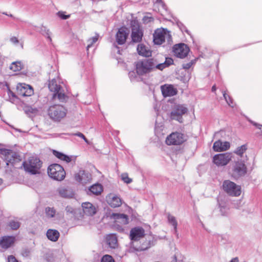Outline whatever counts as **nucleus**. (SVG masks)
<instances>
[{
    "instance_id": "c9c22d12",
    "label": "nucleus",
    "mask_w": 262,
    "mask_h": 262,
    "mask_svg": "<svg viewBox=\"0 0 262 262\" xmlns=\"http://www.w3.org/2000/svg\"><path fill=\"white\" fill-rule=\"evenodd\" d=\"M40 32L42 35L47 36L50 41H51V38L50 37L51 33L49 30L46 27L42 26L40 28Z\"/></svg>"
},
{
    "instance_id": "4c0bfd02",
    "label": "nucleus",
    "mask_w": 262,
    "mask_h": 262,
    "mask_svg": "<svg viewBox=\"0 0 262 262\" xmlns=\"http://www.w3.org/2000/svg\"><path fill=\"white\" fill-rule=\"evenodd\" d=\"M247 148L245 145H242L240 147H238L236 150L234 151L235 154L237 155L240 156L241 157L242 156L244 152L246 150Z\"/></svg>"
},
{
    "instance_id": "9b49d317",
    "label": "nucleus",
    "mask_w": 262,
    "mask_h": 262,
    "mask_svg": "<svg viewBox=\"0 0 262 262\" xmlns=\"http://www.w3.org/2000/svg\"><path fill=\"white\" fill-rule=\"evenodd\" d=\"M232 154L230 152L217 154L213 157V162L217 166H224L231 160Z\"/></svg>"
},
{
    "instance_id": "393cba45",
    "label": "nucleus",
    "mask_w": 262,
    "mask_h": 262,
    "mask_svg": "<svg viewBox=\"0 0 262 262\" xmlns=\"http://www.w3.org/2000/svg\"><path fill=\"white\" fill-rule=\"evenodd\" d=\"M137 50L138 54L142 56L149 57L151 55V51L148 47L143 44L138 45Z\"/></svg>"
},
{
    "instance_id": "423d86ee",
    "label": "nucleus",
    "mask_w": 262,
    "mask_h": 262,
    "mask_svg": "<svg viewBox=\"0 0 262 262\" xmlns=\"http://www.w3.org/2000/svg\"><path fill=\"white\" fill-rule=\"evenodd\" d=\"M1 157L6 161L7 165L11 164L13 166L16 165L17 163L21 161L20 157L16 152L7 149H0Z\"/></svg>"
},
{
    "instance_id": "c03bdc74",
    "label": "nucleus",
    "mask_w": 262,
    "mask_h": 262,
    "mask_svg": "<svg viewBox=\"0 0 262 262\" xmlns=\"http://www.w3.org/2000/svg\"><path fill=\"white\" fill-rule=\"evenodd\" d=\"M10 40L11 43H13L14 45H17V43H19V40L15 36H13V37H11L10 39Z\"/></svg>"
},
{
    "instance_id": "f3484780",
    "label": "nucleus",
    "mask_w": 262,
    "mask_h": 262,
    "mask_svg": "<svg viewBox=\"0 0 262 262\" xmlns=\"http://www.w3.org/2000/svg\"><path fill=\"white\" fill-rule=\"evenodd\" d=\"M75 180L82 184H86L92 180L90 173L84 170H79L75 175Z\"/></svg>"
},
{
    "instance_id": "f704fd0d",
    "label": "nucleus",
    "mask_w": 262,
    "mask_h": 262,
    "mask_svg": "<svg viewBox=\"0 0 262 262\" xmlns=\"http://www.w3.org/2000/svg\"><path fill=\"white\" fill-rule=\"evenodd\" d=\"M8 225L12 230H17L19 228L20 223L17 221L11 220L9 222Z\"/></svg>"
},
{
    "instance_id": "c756f323",
    "label": "nucleus",
    "mask_w": 262,
    "mask_h": 262,
    "mask_svg": "<svg viewBox=\"0 0 262 262\" xmlns=\"http://www.w3.org/2000/svg\"><path fill=\"white\" fill-rule=\"evenodd\" d=\"M89 190L94 194L98 195L102 192V187L100 184H94L90 187Z\"/></svg>"
},
{
    "instance_id": "603ef678",
    "label": "nucleus",
    "mask_w": 262,
    "mask_h": 262,
    "mask_svg": "<svg viewBox=\"0 0 262 262\" xmlns=\"http://www.w3.org/2000/svg\"><path fill=\"white\" fill-rule=\"evenodd\" d=\"M128 74L131 79H132L133 78H135L136 76L135 73L133 71L129 72Z\"/></svg>"
},
{
    "instance_id": "052dcab7",
    "label": "nucleus",
    "mask_w": 262,
    "mask_h": 262,
    "mask_svg": "<svg viewBox=\"0 0 262 262\" xmlns=\"http://www.w3.org/2000/svg\"><path fill=\"white\" fill-rule=\"evenodd\" d=\"M8 16L11 17H13V16L12 14H9V15L8 14Z\"/></svg>"
},
{
    "instance_id": "5fc2aeb1",
    "label": "nucleus",
    "mask_w": 262,
    "mask_h": 262,
    "mask_svg": "<svg viewBox=\"0 0 262 262\" xmlns=\"http://www.w3.org/2000/svg\"><path fill=\"white\" fill-rule=\"evenodd\" d=\"M230 262H239V260L237 257H235L232 258Z\"/></svg>"
},
{
    "instance_id": "6ab92c4d",
    "label": "nucleus",
    "mask_w": 262,
    "mask_h": 262,
    "mask_svg": "<svg viewBox=\"0 0 262 262\" xmlns=\"http://www.w3.org/2000/svg\"><path fill=\"white\" fill-rule=\"evenodd\" d=\"M106 201L113 208L118 207L122 204L121 199L118 195L112 193L106 196Z\"/></svg>"
},
{
    "instance_id": "864d4df0",
    "label": "nucleus",
    "mask_w": 262,
    "mask_h": 262,
    "mask_svg": "<svg viewBox=\"0 0 262 262\" xmlns=\"http://www.w3.org/2000/svg\"><path fill=\"white\" fill-rule=\"evenodd\" d=\"M253 124L257 128H258L259 129H262V125L256 123H253Z\"/></svg>"
},
{
    "instance_id": "2eb2a0df",
    "label": "nucleus",
    "mask_w": 262,
    "mask_h": 262,
    "mask_svg": "<svg viewBox=\"0 0 262 262\" xmlns=\"http://www.w3.org/2000/svg\"><path fill=\"white\" fill-rule=\"evenodd\" d=\"M16 89L18 95L23 97L31 96L34 93L33 88L30 85L25 83L18 84Z\"/></svg>"
},
{
    "instance_id": "e433bc0d",
    "label": "nucleus",
    "mask_w": 262,
    "mask_h": 262,
    "mask_svg": "<svg viewBox=\"0 0 262 262\" xmlns=\"http://www.w3.org/2000/svg\"><path fill=\"white\" fill-rule=\"evenodd\" d=\"M223 96L228 104L232 107H234V103L232 99L228 96L225 92H223Z\"/></svg>"
},
{
    "instance_id": "7c9ffc66",
    "label": "nucleus",
    "mask_w": 262,
    "mask_h": 262,
    "mask_svg": "<svg viewBox=\"0 0 262 262\" xmlns=\"http://www.w3.org/2000/svg\"><path fill=\"white\" fill-rule=\"evenodd\" d=\"M58 192L60 195L63 198H71L73 195L72 191L64 187L58 188Z\"/></svg>"
},
{
    "instance_id": "c85d7f7f",
    "label": "nucleus",
    "mask_w": 262,
    "mask_h": 262,
    "mask_svg": "<svg viewBox=\"0 0 262 262\" xmlns=\"http://www.w3.org/2000/svg\"><path fill=\"white\" fill-rule=\"evenodd\" d=\"M167 220L168 223L173 226L175 233H177L178 222L176 218L168 213H167Z\"/></svg>"
},
{
    "instance_id": "8fccbe9b",
    "label": "nucleus",
    "mask_w": 262,
    "mask_h": 262,
    "mask_svg": "<svg viewBox=\"0 0 262 262\" xmlns=\"http://www.w3.org/2000/svg\"><path fill=\"white\" fill-rule=\"evenodd\" d=\"M143 20L144 23H148L149 21H151L152 20V18L151 17L145 16L144 17Z\"/></svg>"
},
{
    "instance_id": "5701e85b",
    "label": "nucleus",
    "mask_w": 262,
    "mask_h": 262,
    "mask_svg": "<svg viewBox=\"0 0 262 262\" xmlns=\"http://www.w3.org/2000/svg\"><path fill=\"white\" fill-rule=\"evenodd\" d=\"M84 213L87 215H93L96 212L95 207L91 203L85 202L82 204Z\"/></svg>"
},
{
    "instance_id": "cd10ccee",
    "label": "nucleus",
    "mask_w": 262,
    "mask_h": 262,
    "mask_svg": "<svg viewBox=\"0 0 262 262\" xmlns=\"http://www.w3.org/2000/svg\"><path fill=\"white\" fill-rule=\"evenodd\" d=\"M53 153L56 157H57V158L61 160L66 162L67 163H69L72 160L71 157L64 155L63 153L60 152L56 150H53Z\"/></svg>"
},
{
    "instance_id": "412c9836",
    "label": "nucleus",
    "mask_w": 262,
    "mask_h": 262,
    "mask_svg": "<svg viewBox=\"0 0 262 262\" xmlns=\"http://www.w3.org/2000/svg\"><path fill=\"white\" fill-rule=\"evenodd\" d=\"M161 91L164 97L172 96L177 94V90L172 85L165 84L161 86Z\"/></svg>"
},
{
    "instance_id": "aec40b11",
    "label": "nucleus",
    "mask_w": 262,
    "mask_h": 262,
    "mask_svg": "<svg viewBox=\"0 0 262 262\" xmlns=\"http://www.w3.org/2000/svg\"><path fill=\"white\" fill-rule=\"evenodd\" d=\"M15 237L13 236H5L0 240L1 247L5 249L11 247L14 243Z\"/></svg>"
},
{
    "instance_id": "bf43d9fd",
    "label": "nucleus",
    "mask_w": 262,
    "mask_h": 262,
    "mask_svg": "<svg viewBox=\"0 0 262 262\" xmlns=\"http://www.w3.org/2000/svg\"><path fill=\"white\" fill-rule=\"evenodd\" d=\"M3 182V180L0 178V185H1L2 184Z\"/></svg>"
},
{
    "instance_id": "4d7b16f0",
    "label": "nucleus",
    "mask_w": 262,
    "mask_h": 262,
    "mask_svg": "<svg viewBox=\"0 0 262 262\" xmlns=\"http://www.w3.org/2000/svg\"><path fill=\"white\" fill-rule=\"evenodd\" d=\"M171 262H177V256L176 255L173 256V259L171 260Z\"/></svg>"
},
{
    "instance_id": "58836bf2",
    "label": "nucleus",
    "mask_w": 262,
    "mask_h": 262,
    "mask_svg": "<svg viewBox=\"0 0 262 262\" xmlns=\"http://www.w3.org/2000/svg\"><path fill=\"white\" fill-rule=\"evenodd\" d=\"M101 262H115V260L112 256L106 254L102 257Z\"/></svg>"
},
{
    "instance_id": "a19ab883",
    "label": "nucleus",
    "mask_w": 262,
    "mask_h": 262,
    "mask_svg": "<svg viewBox=\"0 0 262 262\" xmlns=\"http://www.w3.org/2000/svg\"><path fill=\"white\" fill-rule=\"evenodd\" d=\"M195 62V60H192L190 62L183 64V68L184 69H189Z\"/></svg>"
},
{
    "instance_id": "20e7f679",
    "label": "nucleus",
    "mask_w": 262,
    "mask_h": 262,
    "mask_svg": "<svg viewBox=\"0 0 262 262\" xmlns=\"http://www.w3.org/2000/svg\"><path fill=\"white\" fill-rule=\"evenodd\" d=\"M49 89L51 92H53V99H57L61 102L66 101L67 96L65 94L64 90L60 85L57 83L55 79L49 81L48 85Z\"/></svg>"
},
{
    "instance_id": "ddd939ff",
    "label": "nucleus",
    "mask_w": 262,
    "mask_h": 262,
    "mask_svg": "<svg viewBox=\"0 0 262 262\" xmlns=\"http://www.w3.org/2000/svg\"><path fill=\"white\" fill-rule=\"evenodd\" d=\"M184 136L179 132H174L167 137L166 143L167 145H180L185 141Z\"/></svg>"
},
{
    "instance_id": "dca6fc26",
    "label": "nucleus",
    "mask_w": 262,
    "mask_h": 262,
    "mask_svg": "<svg viewBox=\"0 0 262 262\" xmlns=\"http://www.w3.org/2000/svg\"><path fill=\"white\" fill-rule=\"evenodd\" d=\"M129 32L128 29L126 27H121L119 29L116 34V42L120 45L125 43Z\"/></svg>"
},
{
    "instance_id": "7ed1b4c3",
    "label": "nucleus",
    "mask_w": 262,
    "mask_h": 262,
    "mask_svg": "<svg viewBox=\"0 0 262 262\" xmlns=\"http://www.w3.org/2000/svg\"><path fill=\"white\" fill-rule=\"evenodd\" d=\"M188 109L185 104H176L171 110L170 119L176 120L180 123L183 122V116L187 114Z\"/></svg>"
},
{
    "instance_id": "4468645a",
    "label": "nucleus",
    "mask_w": 262,
    "mask_h": 262,
    "mask_svg": "<svg viewBox=\"0 0 262 262\" xmlns=\"http://www.w3.org/2000/svg\"><path fill=\"white\" fill-rule=\"evenodd\" d=\"M189 51V48L184 43L176 45L173 48L174 55L180 58H185L187 55Z\"/></svg>"
},
{
    "instance_id": "49530a36",
    "label": "nucleus",
    "mask_w": 262,
    "mask_h": 262,
    "mask_svg": "<svg viewBox=\"0 0 262 262\" xmlns=\"http://www.w3.org/2000/svg\"><path fill=\"white\" fill-rule=\"evenodd\" d=\"M227 209L223 206H221L220 211L223 215H226L227 214Z\"/></svg>"
},
{
    "instance_id": "a211bd4d",
    "label": "nucleus",
    "mask_w": 262,
    "mask_h": 262,
    "mask_svg": "<svg viewBox=\"0 0 262 262\" xmlns=\"http://www.w3.org/2000/svg\"><path fill=\"white\" fill-rule=\"evenodd\" d=\"M145 235L144 230L141 227H135L130 231L129 237L132 241H138Z\"/></svg>"
},
{
    "instance_id": "9d476101",
    "label": "nucleus",
    "mask_w": 262,
    "mask_h": 262,
    "mask_svg": "<svg viewBox=\"0 0 262 262\" xmlns=\"http://www.w3.org/2000/svg\"><path fill=\"white\" fill-rule=\"evenodd\" d=\"M153 36L154 41L157 45H161L166 40L169 41L171 39L169 32L166 29H158L155 31Z\"/></svg>"
},
{
    "instance_id": "a878e982",
    "label": "nucleus",
    "mask_w": 262,
    "mask_h": 262,
    "mask_svg": "<svg viewBox=\"0 0 262 262\" xmlns=\"http://www.w3.org/2000/svg\"><path fill=\"white\" fill-rule=\"evenodd\" d=\"M46 235L49 240L52 242H56L59 237L60 233L55 229H50L48 230Z\"/></svg>"
},
{
    "instance_id": "e2e57ef3",
    "label": "nucleus",
    "mask_w": 262,
    "mask_h": 262,
    "mask_svg": "<svg viewBox=\"0 0 262 262\" xmlns=\"http://www.w3.org/2000/svg\"><path fill=\"white\" fill-rule=\"evenodd\" d=\"M185 31L188 34V31L187 30H186Z\"/></svg>"
},
{
    "instance_id": "ea45409f",
    "label": "nucleus",
    "mask_w": 262,
    "mask_h": 262,
    "mask_svg": "<svg viewBox=\"0 0 262 262\" xmlns=\"http://www.w3.org/2000/svg\"><path fill=\"white\" fill-rule=\"evenodd\" d=\"M121 179L126 184H129L132 182V179L128 177L126 173H123L121 174Z\"/></svg>"
},
{
    "instance_id": "f8f14e48",
    "label": "nucleus",
    "mask_w": 262,
    "mask_h": 262,
    "mask_svg": "<svg viewBox=\"0 0 262 262\" xmlns=\"http://www.w3.org/2000/svg\"><path fill=\"white\" fill-rule=\"evenodd\" d=\"M132 28V38L133 42H138L142 40L143 33L141 31L139 23L136 20H133L130 22Z\"/></svg>"
},
{
    "instance_id": "1a4fd4ad",
    "label": "nucleus",
    "mask_w": 262,
    "mask_h": 262,
    "mask_svg": "<svg viewBox=\"0 0 262 262\" xmlns=\"http://www.w3.org/2000/svg\"><path fill=\"white\" fill-rule=\"evenodd\" d=\"M223 188L227 193L231 196H239L241 193V186L230 180L224 181Z\"/></svg>"
},
{
    "instance_id": "6e6d98bb",
    "label": "nucleus",
    "mask_w": 262,
    "mask_h": 262,
    "mask_svg": "<svg viewBox=\"0 0 262 262\" xmlns=\"http://www.w3.org/2000/svg\"><path fill=\"white\" fill-rule=\"evenodd\" d=\"M8 95H9V96H11L13 97H15L14 94L12 92L10 91V90H9V91H8Z\"/></svg>"
},
{
    "instance_id": "0eeeda50",
    "label": "nucleus",
    "mask_w": 262,
    "mask_h": 262,
    "mask_svg": "<svg viewBox=\"0 0 262 262\" xmlns=\"http://www.w3.org/2000/svg\"><path fill=\"white\" fill-rule=\"evenodd\" d=\"M247 172V167L244 161L240 159L235 161L232 166V177L238 179L244 177Z\"/></svg>"
},
{
    "instance_id": "37998d69",
    "label": "nucleus",
    "mask_w": 262,
    "mask_h": 262,
    "mask_svg": "<svg viewBox=\"0 0 262 262\" xmlns=\"http://www.w3.org/2000/svg\"><path fill=\"white\" fill-rule=\"evenodd\" d=\"M71 135H73V136H78V137L83 139L86 143H89L88 140L85 137L84 135L83 134H82V133H81L80 132H78V133H75V134H72Z\"/></svg>"
},
{
    "instance_id": "6e6552de",
    "label": "nucleus",
    "mask_w": 262,
    "mask_h": 262,
    "mask_svg": "<svg viewBox=\"0 0 262 262\" xmlns=\"http://www.w3.org/2000/svg\"><path fill=\"white\" fill-rule=\"evenodd\" d=\"M48 173L51 178L59 181L63 180L66 176L63 168L58 164L50 165L48 168Z\"/></svg>"
},
{
    "instance_id": "f257e3e1",
    "label": "nucleus",
    "mask_w": 262,
    "mask_h": 262,
    "mask_svg": "<svg viewBox=\"0 0 262 262\" xmlns=\"http://www.w3.org/2000/svg\"><path fill=\"white\" fill-rule=\"evenodd\" d=\"M173 62L171 58H165L164 62H160L157 58L139 60L136 63V72L139 75H143L155 69L163 70L173 64Z\"/></svg>"
},
{
    "instance_id": "f03ea898",
    "label": "nucleus",
    "mask_w": 262,
    "mask_h": 262,
    "mask_svg": "<svg viewBox=\"0 0 262 262\" xmlns=\"http://www.w3.org/2000/svg\"><path fill=\"white\" fill-rule=\"evenodd\" d=\"M67 113V109L63 106L59 104L52 105L48 109L49 116L55 121H60L63 119Z\"/></svg>"
},
{
    "instance_id": "39448f33",
    "label": "nucleus",
    "mask_w": 262,
    "mask_h": 262,
    "mask_svg": "<svg viewBox=\"0 0 262 262\" xmlns=\"http://www.w3.org/2000/svg\"><path fill=\"white\" fill-rule=\"evenodd\" d=\"M41 164V162L38 158L31 157L28 161L24 162L22 165L26 171L32 174H36L38 173Z\"/></svg>"
},
{
    "instance_id": "de8ad7c7",
    "label": "nucleus",
    "mask_w": 262,
    "mask_h": 262,
    "mask_svg": "<svg viewBox=\"0 0 262 262\" xmlns=\"http://www.w3.org/2000/svg\"><path fill=\"white\" fill-rule=\"evenodd\" d=\"M8 262H18L16 258L13 256L10 255L8 257Z\"/></svg>"
},
{
    "instance_id": "a18cd8bd",
    "label": "nucleus",
    "mask_w": 262,
    "mask_h": 262,
    "mask_svg": "<svg viewBox=\"0 0 262 262\" xmlns=\"http://www.w3.org/2000/svg\"><path fill=\"white\" fill-rule=\"evenodd\" d=\"M66 211L67 213L72 214L74 213V209L71 206H67L66 208Z\"/></svg>"
},
{
    "instance_id": "72a5a7b5",
    "label": "nucleus",
    "mask_w": 262,
    "mask_h": 262,
    "mask_svg": "<svg viewBox=\"0 0 262 262\" xmlns=\"http://www.w3.org/2000/svg\"><path fill=\"white\" fill-rule=\"evenodd\" d=\"M98 35L96 34V35L95 36L92 37L88 40V44L86 47L87 51H88L89 48H91L93 45V44L95 43L98 40Z\"/></svg>"
},
{
    "instance_id": "0e129e2a",
    "label": "nucleus",
    "mask_w": 262,
    "mask_h": 262,
    "mask_svg": "<svg viewBox=\"0 0 262 262\" xmlns=\"http://www.w3.org/2000/svg\"><path fill=\"white\" fill-rule=\"evenodd\" d=\"M157 2H161V0H157Z\"/></svg>"
},
{
    "instance_id": "473e14b6",
    "label": "nucleus",
    "mask_w": 262,
    "mask_h": 262,
    "mask_svg": "<svg viewBox=\"0 0 262 262\" xmlns=\"http://www.w3.org/2000/svg\"><path fill=\"white\" fill-rule=\"evenodd\" d=\"M45 212L47 217L49 219L56 217L58 214L53 207H47L45 209Z\"/></svg>"
},
{
    "instance_id": "09e8293b",
    "label": "nucleus",
    "mask_w": 262,
    "mask_h": 262,
    "mask_svg": "<svg viewBox=\"0 0 262 262\" xmlns=\"http://www.w3.org/2000/svg\"><path fill=\"white\" fill-rule=\"evenodd\" d=\"M149 244H150L149 243H148V246H146L145 247L141 246V247H139V248H136V250L137 251H141L145 250L147 249L148 248L150 247Z\"/></svg>"
},
{
    "instance_id": "3c124183",
    "label": "nucleus",
    "mask_w": 262,
    "mask_h": 262,
    "mask_svg": "<svg viewBox=\"0 0 262 262\" xmlns=\"http://www.w3.org/2000/svg\"><path fill=\"white\" fill-rule=\"evenodd\" d=\"M241 203H242L241 201L239 200V201H237V203L234 204V207L237 209H239L240 208V207L242 206Z\"/></svg>"
},
{
    "instance_id": "b1692460",
    "label": "nucleus",
    "mask_w": 262,
    "mask_h": 262,
    "mask_svg": "<svg viewBox=\"0 0 262 262\" xmlns=\"http://www.w3.org/2000/svg\"><path fill=\"white\" fill-rule=\"evenodd\" d=\"M112 217L115 220L116 223L121 225H126L128 223L127 215L121 213H113Z\"/></svg>"
},
{
    "instance_id": "2f4dec72",
    "label": "nucleus",
    "mask_w": 262,
    "mask_h": 262,
    "mask_svg": "<svg viewBox=\"0 0 262 262\" xmlns=\"http://www.w3.org/2000/svg\"><path fill=\"white\" fill-rule=\"evenodd\" d=\"M24 68V64L21 61H15L12 63L10 69L14 72L20 71Z\"/></svg>"
},
{
    "instance_id": "13d9d810",
    "label": "nucleus",
    "mask_w": 262,
    "mask_h": 262,
    "mask_svg": "<svg viewBox=\"0 0 262 262\" xmlns=\"http://www.w3.org/2000/svg\"><path fill=\"white\" fill-rule=\"evenodd\" d=\"M212 91V92H215L216 91V87H215V85H213L212 87V89H211Z\"/></svg>"
},
{
    "instance_id": "bb28decb",
    "label": "nucleus",
    "mask_w": 262,
    "mask_h": 262,
    "mask_svg": "<svg viewBox=\"0 0 262 262\" xmlns=\"http://www.w3.org/2000/svg\"><path fill=\"white\" fill-rule=\"evenodd\" d=\"M106 243L112 249L116 248L118 246L117 238L115 234L108 235L106 238Z\"/></svg>"
},
{
    "instance_id": "4be33fe9",
    "label": "nucleus",
    "mask_w": 262,
    "mask_h": 262,
    "mask_svg": "<svg viewBox=\"0 0 262 262\" xmlns=\"http://www.w3.org/2000/svg\"><path fill=\"white\" fill-rule=\"evenodd\" d=\"M230 146V144L229 142H222L221 140H218L214 143L213 148L214 151L220 152L228 150Z\"/></svg>"
},
{
    "instance_id": "680f3d73",
    "label": "nucleus",
    "mask_w": 262,
    "mask_h": 262,
    "mask_svg": "<svg viewBox=\"0 0 262 262\" xmlns=\"http://www.w3.org/2000/svg\"><path fill=\"white\" fill-rule=\"evenodd\" d=\"M3 14H5V15H8V14H7V13H5V12H4Z\"/></svg>"
},
{
    "instance_id": "79ce46f5",
    "label": "nucleus",
    "mask_w": 262,
    "mask_h": 262,
    "mask_svg": "<svg viewBox=\"0 0 262 262\" xmlns=\"http://www.w3.org/2000/svg\"><path fill=\"white\" fill-rule=\"evenodd\" d=\"M57 15L62 19H67L70 17V15H66L63 12L59 11L57 13Z\"/></svg>"
}]
</instances>
